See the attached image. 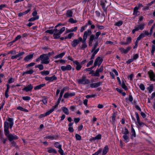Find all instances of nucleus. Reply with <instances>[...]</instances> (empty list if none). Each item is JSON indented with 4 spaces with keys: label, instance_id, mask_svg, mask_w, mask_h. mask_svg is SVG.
<instances>
[{
    "label": "nucleus",
    "instance_id": "f257e3e1",
    "mask_svg": "<svg viewBox=\"0 0 155 155\" xmlns=\"http://www.w3.org/2000/svg\"><path fill=\"white\" fill-rule=\"evenodd\" d=\"M13 119L12 118H9L8 120L10 122L9 124L7 121L4 122V131L5 136L7 137L8 139L10 141H12L14 140H17L18 137L16 135L9 134V127L12 129L14 124Z\"/></svg>",
    "mask_w": 155,
    "mask_h": 155
},
{
    "label": "nucleus",
    "instance_id": "f03ea898",
    "mask_svg": "<svg viewBox=\"0 0 155 155\" xmlns=\"http://www.w3.org/2000/svg\"><path fill=\"white\" fill-rule=\"evenodd\" d=\"M41 57V63L43 64H48L49 63V56L47 54H44L40 55V58Z\"/></svg>",
    "mask_w": 155,
    "mask_h": 155
},
{
    "label": "nucleus",
    "instance_id": "7ed1b4c3",
    "mask_svg": "<svg viewBox=\"0 0 155 155\" xmlns=\"http://www.w3.org/2000/svg\"><path fill=\"white\" fill-rule=\"evenodd\" d=\"M122 133L124 134L123 137L124 141L126 142H127L129 141V131L126 127H125L124 130H122Z\"/></svg>",
    "mask_w": 155,
    "mask_h": 155
},
{
    "label": "nucleus",
    "instance_id": "20e7f679",
    "mask_svg": "<svg viewBox=\"0 0 155 155\" xmlns=\"http://www.w3.org/2000/svg\"><path fill=\"white\" fill-rule=\"evenodd\" d=\"M77 81L79 84H88L90 83V81L86 79V77L83 76L81 79H78Z\"/></svg>",
    "mask_w": 155,
    "mask_h": 155
},
{
    "label": "nucleus",
    "instance_id": "39448f33",
    "mask_svg": "<svg viewBox=\"0 0 155 155\" xmlns=\"http://www.w3.org/2000/svg\"><path fill=\"white\" fill-rule=\"evenodd\" d=\"M65 27H62L60 30V31L54 32L53 34V37L54 39H57L60 38L61 35L65 31Z\"/></svg>",
    "mask_w": 155,
    "mask_h": 155
},
{
    "label": "nucleus",
    "instance_id": "423d86ee",
    "mask_svg": "<svg viewBox=\"0 0 155 155\" xmlns=\"http://www.w3.org/2000/svg\"><path fill=\"white\" fill-rule=\"evenodd\" d=\"M82 40V38L79 37L78 39H74L71 42L72 46L73 47H75Z\"/></svg>",
    "mask_w": 155,
    "mask_h": 155
},
{
    "label": "nucleus",
    "instance_id": "0eeeda50",
    "mask_svg": "<svg viewBox=\"0 0 155 155\" xmlns=\"http://www.w3.org/2000/svg\"><path fill=\"white\" fill-rule=\"evenodd\" d=\"M103 61L102 58L100 57H97L95 59L94 64V67H96L97 65L100 66Z\"/></svg>",
    "mask_w": 155,
    "mask_h": 155
},
{
    "label": "nucleus",
    "instance_id": "6e6552de",
    "mask_svg": "<svg viewBox=\"0 0 155 155\" xmlns=\"http://www.w3.org/2000/svg\"><path fill=\"white\" fill-rule=\"evenodd\" d=\"M86 39L82 38V40L80 41V42H82V45L80 47V48L81 49L83 50L87 47V45L86 43Z\"/></svg>",
    "mask_w": 155,
    "mask_h": 155
},
{
    "label": "nucleus",
    "instance_id": "1a4fd4ad",
    "mask_svg": "<svg viewBox=\"0 0 155 155\" xmlns=\"http://www.w3.org/2000/svg\"><path fill=\"white\" fill-rule=\"evenodd\" d=\"M92 32L90 29H88L87 31H84L83 35V39H87V36H88L91 35Z\"/></svg>",
    "mask_w": 155,
    "mask_h": 155
},
{
    "label": "nucleus",
    "instance_id": "9d476101",
    "mask_svg": "<svg viewBox=\"0 0 155 155\" xmlns=\"http://www.w3.org/2000/svg\"><path fill=\"white\" fill-rule=\"evenodd\" d=\"M131 48H132L131 46H129L126 49H124L123 48H120V50L122 53L126 54L128 52Z\"/></svg>",
    "mask_w": 155,
    "mask_h": 155
},
{
    "label": "nucleus",
    "instance_id": "9b49d317",
    "mask_svg": "<svg viewBox=\"0 0 155 155\" xmlns=\"http://www.w3.org/2000/svg\"><path fill=\"white\" fill-rule=\"evenodd\" d=\"M73 63L76 65V69L77 71H79L82 68V66L80 63L79 62L77 61H73Z\"/></svg>",
    "mask_w": 155,
    "mask_h": 155
},
{
    "label": "nucleus",
    "instance_id": "f8f14e48",
    "mask_svg": "<svg viewBox=\"0 0 155 155\" xmlns=\"http://www.w3.org/2000/svg\"><path fill=\"white\" fill-rule=\"evenodd\" d=\"M148 74L149 75L150 80L154 81L153 78L155 77V75L153 71L150 70L148 72Z\"/></svg>",
    "mask_w": 155,
    "mask_h": 155
},
{
    "label": "nucleus",
    "instance_id": "ddd939ff",
    "mask_svg": "<svg viewBox=\"0 0 155 155\" xmlns=\"http://www.w3.org/2000/svg\"><path fill=\"white\" fill-rule=\"evenodd\" d=\"M57 77L55 75H53L51 77H46L45 78V80L49 81H52L54 80H55L57 79Z\"/></svg>",
    "mask_w": 155,
    "mask_h": 155
},
{
    "label": "nucleus",
    "instance_id": "4468645a",
    "mask_svg": "<svg viewBox=\"0 0 155 155\" xmlns=\"http://www.w3.org/2000/svg\"><path fill=\"white\" fill-rule=\"evenodd\" d=\"M102 82H99L96 83L91 84H90L91 88H95L97 87L102 84Z\"/></svg>",
    "mask_w": 155,
    "mask_h": 155
},
{
    "label": "nucleus",
    "instance_id": "2eb2a0df",
    "mask_svg": "<svg viewBox=\"0 0 155 155\" xmlns=\"http://www.w3.org/2000/svg\"><path fill=\"white\" fill-rule=\"evenodd\" d=\"M33 86L31 84H30L27 86L23 89L22 90L26 92L31 91L33 88Z\"/></svg>",
    "mask_w": 155,
    "mask_h": 155
},
{
    "label": "nucleus",
    "instance_id": "dca6fc26",
    "mask_svg": "<svg viewBox=\"0 0 155 155\" xmlns=\"http://www.w3.org/2000/svg\"><path fill=\"white\" fill-rule=\"evenodd\" d=\"M95 36L94 35L92 34L90 35L89 41V45L90 46H92L93 40L96 39H95Z\"/></svg>",
    "mask_w": 155,
    "mask_h": 155
},
{
    "label": "nucleus",
    "instance_id": "f3484780",
    "mask_svg": "<svg viewBox=\"0 0 155 155\" xmlns=\"http://www.w3.org/2000/svg\"><path fill=\"white\" fill-rule=\"evenodd\" d=\"M61 69L63 71H64L66 70H71L72 67L70 65H68L66 66H62L61 67Z\"/></svg>",
    "mask_w": 155,
    "mask_h": 155
},
{
    "label": "nucleus",
    "instance_id": "a211bd4d",
    "mask_svg": "<svg viewBox=\"0 0 155 155\" xmlns=\"http://www.w3.org/2000/svg\"><path fill=\"white\" fill-rule=\"evenodd\" d=\"M75 93L73 92L72 93H69L68 92H67L65 93L64 95V98H68L70 97H71L75 95Z\"/></svg>",
    "mask_w": 155,
    "mask_h": 155
},
{
    "label": "nucleus",
    "instance_id": "6ab92c4d",
    "mask_svg": "<svg viewBox=\"0 0 155 155\" xmlns=\"http://www.w3.org/2000/svg\"><path fill=\"white\" fill-rule=\"evenodd\" d=\"M53 112V110H49L48 111V112H46L45 114H41L39 116V118H41L43 117H44L45 116H46L48 115H49L51 113Z\"/></svg>",
    "mask_w": 155,
    "mask_h": 155
},
{
    "label": "nucleus",
    "instance_id": "aec40b11",
    "mask_svg": "<svg viewBox=\"0 0 155 155\" xmlns=\"http://www.w3.org/2000/svg\"><path fill=\"white\" fill-rule=\"evenodd\" d=\"M25 54V52H19L18 54H16L15 55L12 56L11 58L12 59H14L15 58H17Z\"/></svg>",
    "mask_w": 155,
    "mask_h": 155
},
{
    "label": "nucleus",
    "instance_id": "412c9836",
    "mask_svg": "<svg viewBox=\"0 0 155 155\" xmlns=\"http://www.w3.org/2000/svg\"><path fill=\"white\" fill-rule=\"evenodd\" d=\"M145 24L144 23L141 24L140 25H137L134 28H137L138 29V31L139 30H143L144 28V27L145 26Z\"/></svg>",
    "mask_w": 155,
    "mask_h": 155
},
{
    "label": "nucleus",
    "instance_id": "4be33fe9",
    "mask_svg": "<svg viewBox=\"0 0 155 155\" xmlns=\"http://www.w3.org/2000/svg\"><path fill=\"white\" fill-rule=\"evenodd\" d=\"M131 139L133 138V137H136V134L135 130L134 128L133 127V125H131Z\"/></svg>",
    "mask_w": 155,
    "mask_h": 155
},
{
    "label": "nucleus",
    "instance_id": "5701e85b",
    "mask_svg": "<svg viewBox=\"0 0 155 155\" xmlns=\"http://www.w3.org/2000/svg\"><path fill=\"white\" fill-rule=\"evenodd\" d=\"M101 5L102 9H103L104 11L106 13L107 12V6H105V2L102 1H101Z\"/></svg>",
    "mask_w": 155,
    "mask_h": 155
},
{
    "label": "nucleus",
    "instance_id": "b1692460",
    "mask_svg": "<svg viewBox=\"0 0 155 155\" xmlns=\"http://www.w3.org/2000/svg\"><path fill=\"white\" fill-rule=\"evenodd\" d=\"M33 57V54H29L28 55L26 56L24 59V60L25 61H28L29 60L32 59Z\"/></svg>",
    "mask_w": 155,
    "mask_h": 155
},
{
    "label": "nucleus",
    "instance_id": "393cba45",
    "mask_svg": "<svg viewBox=\"0 0 155 155\" xmlns=\"http://www.w3.org/2000/svg\"><path fill=\"white\" fill-rule=\"evenodd\" d=\"M73 12L71 10H68L66 13V16L67 17L70 18L73 17Z\"/></svg>",
    "mask_w": 155,
    "mask_h": 155
},
{
    "label": "nucleus",
    "instance_id": "a878e982",
    "mask_svg": "<svg viewBox=\"0 0 155 155\" xmlns=\"http://www.w3.org/2000/svg\"><path fill=\"white\" fill-rule=\"evenodd\" d=\"M48 151L49 153H52L56 154L57 153L56 150L55 149L51 147L48 149Z\"/></svg>",
    "mask_w": 155,
    "mask_h": 155
},
{
    "label": "nucleus",
    "instance_id": "bb28decb",
    "mask_svg": "<svg viewBox=\"0 0 155 155\" xmlns=\"http://www.w3.org/2000/svg\"><path fill=\"white\" fill-rule=\"evenodd\" d=\"M31 10V9H28L27 11H25V12H20L18 14V16L19 17H21L23 15H25L27 14L28 12H29Z\"/></svg>",
    "mask_w": 155,
    "mask_h": 155
},
{
    "label": "nucleus",
    "instance_id": "cd10ccee",
    "mask_svg": "<svg viewBox=\"0 0 155 155\" xmlns=\"http://www.w3.org/2000/svg\"><path fill=\"white\" fill-rule=\"evenodd\" d=\"M109 149L107 146H106L104 148L102 154L103 155H105L107 154L108 151Z\"/></svg>",
    "mask_w": 155,
    "mask_h": 155
},
{
    "label": "nucleus",
    "instance_id": "c85d7f7f",
    "mask_svg": "<svg viewBox=\"0 0 155 155\" xmlns=\"http://www.w3.org/2000/svg\"><path fill=\"white\" fill-rule=\"evenodd\" d=\"M45 84H40L35 87L34 89L35 90H37L41 89V87L45 86Z\"/></svg>",
    "mask_w": 155,
    "mask_h": 155
},
{
    "label": "nucleus",
    "instance_id": "c756f323",
    "mask_svg": "<svg viewBox=\"0 0 155 155\" xmlns=\"http://www.w3.org/2000/svg\"><path fill=\"white\" fill-rule=\"evenodd\" d=\"M57 137L55 135H48L46 136L45 138L46 139H50L51 140L56 139Z\"/></svg>",
    "mask_w": 155,
    "mask_h": 155
},
{
    "label": "nucleus",
    "instance_id": "7c9ffc66",
    "mask_svg": "<svg viewBox=\"0 0 155 155\" xmlns=\"http://www.w3.org/2000/svg\"><path fill=\"white\" fill-rule=\"evenodd\" d=\"M63 112L66 115H68L69 114L68 109L66 107H63L62 108Z\"/></svg>",
    "mask_w": 155,
    "mask_h": 155
},
{
    "label": "nucleus",
    "instance_id": "2f4dec72",
    "mask_svg": "<svg viewBox=\"0 0 155 155\" xmlns=\"http://www.w3.org/2000/svg\"><path fill=\"white\" fill-rule=\"evenodd\" d=\"M65 54V52L59 54L54 56V58L57 59L58 58H61Z\"/></svg>",
    "mask_w": 155,
    "mask_h": 155
},
{
    "label": "nucleus",
    "instance_id": "473e14b6",
    "mask_svg": "<svg viewBox=\"0 0 155 155\" xmlns=\"http://www.w3.org/2000/svg\"><path fill=\"white\" fill-rule=\"evenodd\" d=\"M98 45V41L96 42V43L94 44V47L92 48V49L91 51V53L93 52L96 49Z\"/></svg>",
    "mask_w": 155,
    "mask_h": 155
},
{
    "label": "nucleus",
    "instance_id": "72a5a7b5",
    "mask_svg": "<svg viewBox=\"0 0 155 155\" xmlns=\"http://www.w3.org/2000/svg\"><path fill=\"white\" fill-rule=\"evenodd\" d=\"M60 102V101L58 100L57 102L56 103V104L52 107V108L50 109L53 110V112L54 111V109L58 107V105Z\"/></svg>",
    "mask_w": 155,
    "mask_h": 155
},
{
    "label": "nucleus",
    "instance_id": "f704fd0d",
    "mask_svg": "<svg viewBox=\"0 0 155 155\" xmlns=\"http://www.w3.org/2000/svg\"><path fill=\"white\" fill-rule=\"evenodd\" d=\"M101 138V135L98 134L96 136L92 138V140H100Z\"/></svg>",
    "mask_w": 155,
    "mask_h": 155
},
{
    "label": "nucleus",
    "instance_id": "c9c22d12",
    "mask_svg": "<svg viewBox=\"0 0 155 155\" xmlns=\"http://www.w3.org/2000/svg\"><path fill=\"white\" fill-rule=\"evenodd\" d=\"M40 73L42 75H47L49 74V72L48 71H44L41 72Z\"/></svg>",
    "mask_w": 155,
    "mask_h": 155
},
{
    "label": "nucleus",
    "instance_id": "e433bc0d",
    "mask_svg": "<svg viewBox=\"0 0 155 155\" xmlns=\"http://www.w3.org/2000/svg\"><path fill=\"white\" fill-rule=\"evenodd\" d=\"M121 86L125 90H128V88L127 86L125 85L124 81L123 80L122 81V84H121Z\"/></svg>",
    "mask_w": 155,
    "mask_h": 155
},
{
    "label": "nucleus",
    "instance_id": "4c0bfd02",
    "mask_svg": "<svg viewBox=\"0 0 155 155\" xmlns=\"http://www.w3.org/2000/svg\"><path fill=\"white\" fill-rule=\"evenodd\" d=\"M116 114L115 113L113 114L112 115V123L114 124L116 121Z\"/></svg>",
    "mask_w": 155,
    "mask_h": 155
},
{
    "label": "nucleus",
    "instance_id": "58836bf2",
    "mask_svg": "<svg viewBox=\"0 0 155 155\" xmlns=\"http://www.w3.org/2000/svg\"><path fill=\"white\" fill-rule=\"evenodd\" d=\"M54 145L55 147L58 149L61 148L62 146L60 145L58 142H56L54 143Z\"/></svg>",
    "mask_w": 155,
    "mask_h": 155
},
{
    "label": "nucleus",
    "instance_id": "ea45409f",
    "mask_svg": "<svg viewBox=\"0 0 155 155\" xmlns=\"http://www.w3.org/2000/svg\"><path fill=\"white\" fill-rule=\"evenodd\" d=\"M38 18H39V16H37L35 17H32V18H30V19H29L28 21H34L36 19H38Z\"/></svg>",
    "mask_w": 155,
    "mask_h": 155
},
{
    "label": "nucleus",
    "instance_id": "a19ab883",
    "mask_svg": "<svg viewBox=\"0 0 155 155\" xmlns=\"http://www.w3.org/2000/svg\"><path fill=\"white\" fill-rule=\"evenodd\" d=\"M139 9V7H135L134 8V13L133 14L134 15H137V13L139 12L138 11V10Z\"/></svg>",
    "mask_w": 155,
    "mask_h": 155
},
{
    "label": "nucleus",
    "instance_id": "79ce46f5",
    "mask_svg": "<svg viewBox=\"0 0 155 155\" xmlns=\"http://www.w3.org/2000/svg\"><path fill=\"white\" fill-rule=\"evenodd\" d=\"M123 22L122 21H119L115 23L114 25L119 26L122 25L123 24Z\"/></svg>",
    "mask_w": 155,
    "mask_h": 155
},
{
    "label": "nucleus",
    "instance_id": "37998d69",
    "mask_svg": "<svg viewBox=\"0 0 155 155\" xmlns=\"http://www.w3.org/2000/svg\"><path fill=\"white\" fill-rule=\"evenodd\" d=\"M153 87L152 85H150L149 87L147 88V90H148L149 92L151 93L153 91Z\"/></svg>",
    "mask_w": 155,
    "mask_h": 155
},
{
    "label": "nucleus",
    "instance_id": "c03bdc74",
    "mask_svg": "<svg viewBox=\"0 0 155 155\" xmlns=\"http://www.w3.org/2000/svg\"><path fill=\"white\" fill-rule=\"evenodd\" d=\"M75 137L77 140H80L81 139V136L78 134H75Z\"/></svg>",
    "mask_w": 155,
    "mask_h": 155
},
{
    "label": "nucleus",
    "instance_id": "a18cd8bd",
    "mask_svg": "<svg viewBox=\"0 0 155 155\" xmlns=\"http://www.w3.org/2000/svg\"><path fill=\"white\" fill-rule=\"evenodd\" d=\"M68 22L72 23H74L77 22V21L74 20L73 18H71L69 19L68 20Z\"/></svg>",
    "mask_w": 155,
    "mask_h": 155
},
{
    "label": "nucleus",
    "instance_id": "49530a36",
    "mask_svg": "<svg viewBox=\"0 0 155 155\" xmlns=\"http://www.w3.org/2000/svg\"><path fill=\"white\" fill-rule=\"evenodd\" d=\"M155 51V45H153L152 47V50L151 51V53L152 55H153L154 54V51Z\"/></svg>",
    "mask_w": 155,
    "mask_h": 155
},
{
    "label": "nucleus",
    "instance_id": "de8ad7c7",
    "mask_svg": "<svg viewBox=\"0 0 155 155\" xmlns=\"http://www.w3.org/2000/svg\"><path fill=\"white\" fill-rule=\"evenodd\" d=\"M132 38L131 37L127 38V41L126 42L127 44L128 45L131 42Z\"/></svg>",
    "mask_w": 155,
    "mask_h": 155
},
{
    "label": "nucleus",
    "instance_id": "09e8293b",
    "mask_svg": "<svg viewBox=\"0 0 155 155\" xmlns=\"http://www.w3.org/2000/svg\"><path fill=\"white\" fill-rule=\"evenodd\" d=\"M22 99L23 100L26 101L30 100L31 99V97L29 96L23 97Z\"/></svg>",
    "mask_w": 155,
    "mask_h": 155
},
{
    "label": "nucleus",
    "instance_id": "8fccbe9b",
    "mask_svg": "<svg viewBox=\"0 0 155 155\" xmlns=\"http://www.w3.org/2000/svg\"><path fill=\"white\" fill-rule=\"evenodd\" d=\"M101 32L100 31H98L96 32L95 34L96 36L95 37V39H97L99 36L100 35H101Z\"/></svg>",
    "mask_w": 155,
    "mask_h": 155
},
{
    "label": "nucleus",
    "instance_id": "3c124183",
    "mask_svg": "<svg viewBox=\"0 0 155 155\" xmlns=\"http://www.w3.org/2000/svg\"><path fill=\"white\" fill-rule=\"evenodd\" d=\"M135 114L137 118V122L138 123L140 121L139 115L137 112H135Z\"/></svg>",
    "mask_w": 155,
    "mask_h": 155
},
{
    "label": "nucleus",
    "instance_id": "603ef678",
    "mask_svg": "<svg viewBox=\"0 0 155 155\" xmlns=\"http://www.w3.org/2000/svg\"><path fill=\"white\" fill-rule=\"evenodd\" d=\"M45 32L49 33L51 34H54V31L53 29L48 30L46 31Z\"/></svg>",
    "mask_w": 155,
    "mask_h": 155
},
{
    "label": "nucleus",
    "instance_id": "864d4df0",
    "mask_svg": "<svg viewBox=\"0 0 155 155\" xmlns=\"http://www.w3.org/2000/svg\"><path fill=\"white\" fill-rule=\"evenodd\" d=\"M35 64V63L33 62L31 63L28 64L26 66V68H28L30 67H32Z\"/></svg>",
    "mask_w": 155,
    "mask_h": 155
},
{
    "label": "nucleus",
    "instance_id": "5fc2aeb1",
    "mask_svg": "<svg viewBox=\"0 0 155 155\" xmlns=\"http://www.w3.org/2000/svg\"><path fill=\"white\" fill-rule=\"evenodd\" d=\"M34 72V71L32 69H31L29 71H26V74H32Z\"/></svg>",
    "mask_w": 155,
    "mask_h": 155
},
{
    "label": "nucleus",
    "instance_id": "6e6d98bb",
    "mask_svg": "<svg viewBox=\"0 0 155 155\" xmlns=\"http://www.w3.org/2000/svg\"><path fill=\"white\" fill-rule=\"evenodd\" d=\"M93 62L94 61L93 60H91V61H89L87 64L86 66L87 67H88L90 65H92V64H93Z\"/></svg>",
    "mask_w": 155,
    "mask_h": 155
},
{
    "label": "nucleus",
    "instance_id": "4d7b16f0",
    "mask_svg": "<svg viewBox=\"0 0 155 155\" xmlns=\"http://www.w3.org/2000/svg\"><path fill=\"white\" fill-rule=\"evenodd\" d=\"M96 26L100 30L103 29L104 28V26L102 25H100L98 24H97Z\"/></svg>",
    "mask_w": 155,
    "mask_h": 155
},
{
    "label": "nucleus",
    "instance_id": "13d9d810",
    "mask_svg": "<svg viewBox=\"0 0 155 155\" xmlns=\"http://www.w3.org/2000/svg\"><path fill=\"white\" fill-rule=\"evenodd\" d=\"M96 96V95L95 94H91L90 95H87L86 96V97L87 98H92Z\"/></svg>",
    "mask_w": 155,
    "mask_h": 155
},
{
    "label": "nucleus",
    "instance_id": "bf43d9fd",
    "mask_svg": "<svg viewBox=\"0 0 155 155\" xmlns=\"http://www.w3.org/2000/svg\"><path fill=\"white\" fill-rule=\"evenodd\" d=\"M16 54V52L15 50L11 51L8 53V54Z\"/></svg>",
    "mask_w": 155,
    "mask_h": 155
},
{
    "label": "nucleus",
    "instance_id": "052dcab7",
    "mask_svg": "<svg viewBox=\"0 0 155 155\" xmlns=\"http://www.w3.org/2000/svg\"><path fill=\"white\" fill-rule=\"evenodd\" d=\"M58 150L59 153L61 155H64V153L63 150H62L61 147V148H59Z\"/></svg>",
    "mask_w": 155,
    "mask_h": 155
},
{
    "label": "nucleus",
    "instance_id": "680f3d73",
    "mask_svg": "<svg viewBox=\"0 0 155 155\" xmlns=\"http://www.w3.org/2000/svg\"><path fill=\"white\" fill-rule=\"evenodd\" d=\"M140 88L142 91H144L145 89V87L143 84H141L139 86Z\"/></svg>",
    "mask_w": 155,
    "mask_h": 155
},
{
    "label": "nucleus",
    "instance_id": "e2e57ef3",
    "mask_svg": "<svg viewBox=\"0 0 155 155\" xmlns=\"http://www.w3.org/2000/svg\"><path fill=\"white\" fill-rule=\"evenodd\" d=\"M74 35V34L73 33H70V34H69L68 36V38L69 39H71V37L73 36Z\"/></svg>",
    "mask_w": 155,
    "mask_h": 155
},
{
    "label": "nucleus",
    "instance_id": "0e129e2a",
    "mask_svg": "<svg viewBox=\"0 0 155 155\" xmlns=\"http://www.w3.org/2000/svg\"><path fill=\"white\" fill-rule=\"evenodd\" d=\"M38 68L40 70H42L44 69V67L42 64H40L38 65Z\"/></svg>",
    "mask_w": 155,
    "mask_h": 155
},
{
    "label": "nucleus",
    "instance_id": "69168bd1",
    "mask_svg": "<svg viewBox=\"0 0 155 155\" xmlns=\"http://www.w3.org/2000/svg\"><path fill=\"white\" fill-rule=\"evenodd\" d=\"M101 150L100 149L96 152L94 153L92 155H98L99 153H101Z\"/></svg>",
    "mask_w": 155,
    "mask_h": 155
},
{
    "label": "nucleus",
    "instance_id": "338daca9",
    "mask_svg": "<svg viewBox=\"0 0 155 155\" xmlns=\"http://www.w3.org/2000/svg\"><path fill=\"white\" fill-rule=\"evenodd\" d=\"M139 55L138 54H136L135 55H134L133 56V59L134 60H136L138 58V57Z\"/></svg>",
    "mask_w": 155,
    "mask_h": 155
},
{
    "label": "nucleus",
    "instance_id": "774afa93",
    "mask_svg": "<svg viewBox=\"0 0 155 155\" xmlns=\"http://www.w3.org/2000/svg\"><path fill=\"white\" fill-rule=\"evenodd\" d=\"M80 120V119L79 118H75L74 119V121L76 123H78Z\"/></svg>",
    "mask_w": 155,
    "mask_h": 155
}]
</instances>
